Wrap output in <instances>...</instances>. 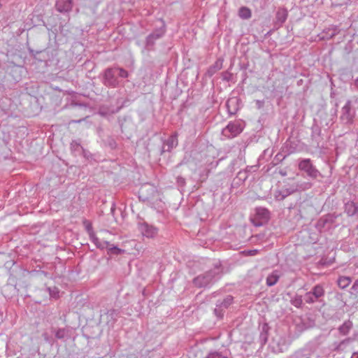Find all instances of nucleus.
I'll list each match as a JSON object with an SVG mask.
<instances>
[{
	"label": "nucleus",
	"mask_w": 358,
	"mask_h": 358,
	"mask_svg": "<svg viewBox=\"0 0 358 358\" xmlns=\"http://www.w3.org/2000/svg\"><path fill=\"white\" fill-rule=\"evenodd\" d=\"M222 275V268L220 264L215 265L213 268L194 278L192 282L194 286L199 288L207 287L218 280Z\"/></svg>",
	"instance_id": "obj_1"
},
{
	"label": "nucleus",
	"mask_w": 358,
	"mask_h": 358,
	"mask_svg": "<svg viewBox=\"0 0 358 358\" xmlns=\"http://www.w3.org/2000/svg\"><path fill=\"white\" fill-rule=\"evenodd\" d=\"M129 76L127 71L120 67L107 68L103 73V84L108 87L116 88L119 87L120 78H127Z\"/></svg>",
	"instance_id": "obj_2"
},
{
	"label": "nucleus",
	"mask_w": 358,
	"mask_h": 358,
	"mask_svg": "<svg viewBox=\"0 0 358 358\" xmlns=\"http://www.w3.org/2000/svg\"><path fill=\"white\" fill-rule=\"evenodd\" d=\"M318 345L315 342H308L302 348L295 350L289 358H317L316 355Z\"/></svg>",
	"instance_id": "obj_3"
},
{
	"label": "nucleus",
	"mask_w": 358,
	"mask_h": 358,
	"mask_svg": "<svg viewBox=\"0 0 358 358\" xmlns=\"http://www.w3.org/2000/svg\"><path fill=\"white\" fill-rule=\"evenodd\" d=\"M325 290L324 286L321 284L315 285L310 291L307 292L304 296V301L308 304H313L321 301V299L324 296Z\"/></svg>",
	"instance_id": "obj_4"
},
{
	"label": "nucleus",
	"mask_w": 358,
	"mask_h": 358,
	"mask_svg": "<svg viewBox=\"0 0 358 358\" xmlns=\"http://www.w3.org/2000/svg\"><path fill=\"white\" fill-rule=\"evenodd\" d=\"M244 123L239 121H231L222 129V134L227 138H233L238 136L243 130Z\"/></svg>",
	"instance_id": "obj_5"
},
{
	"label": "nucleus",
	"mask_w": 358,
	"mask_h": 358,
	"mask_svg": "<svg viewBox=\"0 0 358 358\" xmlns=\"http://www.w3.org/2000/svg\"><path fill=\"white\" fill-rule=\"evenodd\" d=\"M299 169L304 172L311 179L322 177L321 173L316 169L310 159H303L299 162Z\"/></svg>",
	"instance_id": "obj_6"
},
{
	"label": "nucleus",
	"mask_w": 358,
	"mask_h": 358,
	"mask_svg": "<svg viewBox=\"0 0 358 358\" xmlns=\"http://www.w3.org/2000/svg\"><path fill=\"white\" fill-rule=\"evenodd\" d=\"M355 110L352 101L348 100L341 108L340 120L343 124H352L354 122Z\"/></svg>",
	"instance_id": "obj_7"
},
{
	"label": "nucleus",
	"mask_w": 358,
	"mask_h": 358,
	"mask_svg": "<svg viewBox=\"0 0 358 358\" xmlns=\"http://www.w3.org/2000/svg\"><path fill=\"white\" fill-rule=\"evenodd\" d=\"M166 33L165 26L155 29L152 33H150L145 38V48L148 51L154 50L156 41L162 38Z\"/></svg>",
	"instance_id": "obj_8"
},
{
	"label": "nucleus",
	"mask_w": 358,
	"mask_h": 358,
	"mask_svg": "<svg viewBox=\"0 0 358 358\" xmlns=\"http://www.w3.org/2000/svg\"><path fill=\"white\" fill-rule=\"evenodd\" d=\"M138 229L140 233L147 238H154L158 233V229L145 221L138 222Z\"/></svg>",
	"instance_id": "obj_9"
},
{
	"label": "nucleus",
	"mask_w": 358,
	"mask_h": 358,
	"mask_svg": "<svg viewBox=\"0 0 358 358\" xmlns=\"http://www.w3.org/2000/svg\"><path fill=\"white\" fill-rule=\"evenodd\" d=\"M233 302V297L230 295L227 296L223 300H218L214 310L215 314L218 317L223 316L224 310L227 309Z\"/></svg>",
	"instance_id": "obj_10"
},
{
	"label": "nucleus",
	"mask_w": 358,
	"mask_h": 358,
	"mask_svg": "<svg viewBox=\"0 0 358 358\" xmlns=\"http://www.w3.org/2000/svg\"><path fill=\"white\" fill-rule=\"evenodd\" d=\"M334 221L332 215H326L317 220L315 227L320 232L325 231L331 227Z\"/></svg>",
	"instance_id": "obj_11"
},
{
	"label": "nucleus",
	"mask_w": 358,
	"mask_h": 358,
	"mask_svg": "<svg viewBox=\"0 0 358 358\" xmlns=\"http://www.w3.org/2000/svg\"><path fill=\"white\" fill-rule=\"evenodd\" d=\"M57 10L61 13H67L72 10V0H57L55 3Z\"/></svg>",
	"instance_id": "obj_12"
},
{
	"label": "nucleus",
	"mask_w": 358,
	"mask_h": 358,
	"mask_svg": "<svg viewBox=\"0 0 358 358\" xmlns=\"http://www.w3.org/2000/svg\"><path fill=\"white\" fill-rule=\"evenodd\" d=\"M177 145V135L173 134L169 137V138L164 142L161 149V154H163L165 152H170L173 148H176Z\"/></svg>",
	"instance_id": "obj_13"
},
{
	"label": "nucleus",
	"mask_w": 358,
	"mask_h": 358,
	"mask_svg": "<svg viewBox=\"0 0 358 358\" xmlns=\"http://www.w3.org/2000/svg\"><path fill=\"white\" fill-rule=\"evenodd\" d=\"M352 341L353 338H347L340 342H335L332 345V350L336 352H344L348 349Z\"/></svg>",
	"instance_id": "obj_14"
},
{
	"label": "nucleus",
	"mask_w": 358,
	"mask_h": 358,
	"mask_svg": "<svg viewBox=\"0 0 358 358\" xmlns=\"http://www.w3.org/2000/svg\"><path fill=\"white\" fill-rule=\"evenodd\" d=\"M255 215L257 219L261 220L262 222H266L270 217L269 210L264 207H257L255 209Z\"/></svg>",
	"instance_id": "obj_15"
},
{
	"label": "nucleus",
	"mask_w": 358,
	"mask_h": 358,
	"mask_svg": "<svg viewBox=\"0 0 358 358\" xmlns=\"http://www.w3.org/2000/svg\"><path fill=\"white\" fill-rule=\"evenodd\" d=\"M90 241L100 250L106 249L110 245L108 241H101L95 234H91Z\"/></svg>",
	"instance_id": "obj_16"
},
{
	"label": "nucleus",
	"mask_w": 358,
	"mask_h": 358,
	"mask_svg": "<svg viewBox=\"0 0 358 358\" xmlns=\"http://www.w3.org/2000/svg\"><path fill=\"white\" fill-rule=\"evenodd\" d=\"M269 329L270 327L267 323H264L262 324L259 338V342L261 343L262 345H264L267 342Z\"/></svg>",
	"instance_id": "obj_17"
},
{
	"label": "nucleus",
	"mask_w": 358,
	"mask_h": 358,
	"mask_svg": "<svg viewBox=\"0 0 358 358\" xmlns=\"http://www.w3.org/2000/svg\"><path fill=\"white\" fill-rule=\"evenodd\" d=\"M352 322L350 320L345 321L343 324H341L338 330L339 333L343 336H346L348 334L351 329L352 328Z\"/></svg>",
	"instance_id": "obj_18"
},
{
	"label": "nucleus",
	"mask_w": 358,
	"mask_h": 358,
	"mask_svg": "<svg viewBox=\"0 0 358 358\" xmlns=\"http://www.w3.org/2000/svg\"><path fill=\"white\" fill-rule=\"evenodd\" d=\"M287 12L285 9H279L275 15L276 23L281 26L287 20Z\"/></svg>",
	"instance_id": "obj_19"
},
{
	"label": "nucleus",
	"mask_w": 358,
	"mask_h": 358,
	"mask_svg": "<svg viewBox=\"0 0 358 358\" xmlns=\"http://www.w3.org/2000/svg\"><path fill=\"white\" fill-rule=\"evenodd\" d=\"M278 272L277 271H273L271 274H269L266 278V285L268 287H271L275 285L279 279Z\"/></svg>",
	"instance_id": "obj_20"
},
{
	"label": "nucleus",
	"mask_w": 358,
	"mask_h": 358,
	"mask_svg": "<svg viewBox=\"0 0 358 358\" xmlns=\"http://www.w3.org/2000/svg\"><path fill=\"white\" fill-rule=\"evenodd\" d=\"M352 282V278L348 276H340L337 280L338 287L341 289H345Z\"/></svg>",
	"instance_id": "obj_21"
},
{
	"label": "nucleus",
	"mask_w": 358,
	"mask_h": 358,
	"mask_svg": "<svg viewBox=\"0 0 358 358\" xmlns=\"http://www.w3.org/2000/svg\"><path fill=\"white\" fill-rule=\"evenodd\" d=\"M238 15L243 20H248L251 17V10L248 7L242 6L238 10Z\"/></svg>",
	"instance_id": "obj_22"
},
{
	"label": "nucleus",
	"mask_w": 358,
	"mask_h": 358,
	"mask_svg": "<svg viewBox=\"0 0 358 358\" xmlns=\"http://www.w3.org/2000/svg\"><path fill=\"white\" fill-rule=\"evenodd\" d=\"M303 301V296L300 295H295L293 298L291 299L290 302L292 306L299 308H301Z\"/></svg>",
	"instance_id": "obj_23"
},
{
	"label": "nucleus",
	"mask_w": 358,
	"mask_h": 358,
	"mask_svg": "<svg viewBox=\"0 0 358 358\" xmlns=\"http://www.w3.org/2000/svg\"><path fill=\"white\" fill-rule=\"evenodd\" d=\"M52 331L55 332V337L57 339H63L68 334V330L65 328L52 329Z\"/></svg>",
	"instance_id": "obj_24"
},
{
	"label": "nucleus",
	"mask_w": 358,
	"mask_h": 358,
	"mask_svg": "<svg viewBox=\"0 0 358 358\" xmlns=\"http://www.w3.org/2000/svg\"><path fill=\"white\" fill-rule=\"evenodd\" d=\"M204 358H228L224 352L212 350L210 351Z\"/></svg>",
	"instance_id": "obj_25"
},
{
	"label": "nucleus",
	"mask_w": 358,
	"mask_h": 358,
	"mask_svg": "<svg viewBox=\"0 0 358 358\" xmlns=\"http://www.w3.org/2000/svg\"><path fill=\"white\" fill-rule=\"evenodd\" d=\"M108 250V253L110 255H120L124 252L123 250L117 248V246H115L113 245H111L110 243V245L106 248Z\"/></svg>",
	"instance_id": "obj_26"
},
{
	"label": "nucleus",
	"mask_w": 358,
	"mask_h": 358,
	"mask_svg": "<svg viewBox=\"0 0 358 358\" xmlns=\"http://www.w3.org/2000/svg\"><path fill=\"white\" fill-rule=\"evenodd\" d=\"M104 143L106 146L109 147L112 150L117 148V143L115 140L111 136L107 137L106 139L104 140Z\"/></svg>",
	"instance_id": "obj_27"
},
{
	"label": "nucleus",
	"mask_w": 358,
	"mask_h": 358,
	"mask_svg": "<svg viewBox=\"0 0 358 358\" xmlns=\"http://www.w3.org/2000/svg\"><path fill=\"white\" fill-rule=\"evenodd\" d=\"M287 191L276 190L274 194V197L278 201L283 200L288 195Z\"/></svg>",
	"instance_id": "obj_28"
},
{
	"label": "nucleus",
	"mask_w": 358,
	"mask_h": 358,
	"mask_svg": "<svg viewBox=\"0 0 358 358\" xmlns=\"http://www.w3.org/2000/svg\"><path fill=\"white\" fill-rule=\"evenodd\" d=\"M148 186L147 185H145L143 187H141V190H140V196H139V198L143 199V201H146V200H148V197L146 196L144 193L145 192H147L148 191ZM149 189L151 190L152 192H154L155 190H154V188L152 187H149Z\"/></svg>",
	"instance_id": "obj_29"
},
{
	"label": "nucleus",
	"mask_w": 358,
	"mask_h": 358,
	"mask_svg": "<svg viewBox=\"0 0 358 358\" xmlns=\"http://www.w3.org/2000/svg\"><path fill=\"white\" fill-rule=\"evenodd\" d=\"M222 66V60L218 59L217 61H216V62L215 63V64L213 66H210V68L209 69V72L211 73H214L217 71L221 69Z\"/></svg>",
	"instance_id": "obj_30"
},
{
	"label": "nucleus",
	"mask_w": 358,
	"mask_h": 358,
	"mask_svg": "<svg viewBox=\"0 0 358 358\" xmlns=\"http://www.w3.org/2000/svg\"><path fill=\"white\" fill-rule=\"evenodd\" d=\"M80 148L83 149V148L80 145V142L75 141V140L72 141V142L71 143V150L73 152H76V151H78Z\"/></svg>",
	"instance_id": "obj_31"
},
{
	"label": "nucleus",
	"mask_w": 358,
	"mask_h": 358,
	"mask_svg": "<svg viewBox=\"0 0 358 358\" xmlns=\"http://www.w3.org/2000/svg\"><path fill=\"white\" fill-rule=\"evenodd\" d=\"M280 341L282 343V344L280 345V343H278V349L275 350L276 352H282L287 349V346L285 345V340L280 338Z\"/></svg>",
	"instance_id": "obj_32"
},
{
	"label": "nucleus",
	"mask_w": 358,
	"mask_h": 358,
	"mask_svg": "<svg viewBox=\"0 0 358 358\" xmlns=\"http://www.w3.org/2000/svg\"><path fill=\"white\" fill-rule=\"evenodd\" d=\"M222 79L225 81H230L232 79L233 74L228 71H224L222 74Z\"/></svg>",
	"instance_id": "obj_33"
},
{
	"label": "nucleus",
	"mask_w": 358,
	"mask_h": 358,
	"mask_svg": "<svg viewBox=\"0 0 358 358\" xmlns=\"http://www.w3.org/2000/svg\"><path fill=\"white\" fill-rule=\"evenodd\" d=\"M117 315H118V313L117 312V310H115L114 309L109 310L107 312L108 317H111L113 320H116V317H117Z\"/></svg>",
	"instance_id": "obj_34"
},
{
	"label": "nucleus",
	"mask_w": 358,
	"mask_h": 358,
	"mask_svg": "<svg viewBox=\"0 0 358 358\" xmlns=\"http://www.w3.org/2000/svg\"><path fill=\"white\" fill-rule=\"evenodd\" d=\"M178 185L180 187H183L185 185V179L181 176H178L176 178Z\"/></svg>",
	"instance_id": "obj_35"
},
{
	"label": "nucleus",
	"mask_w": 358,
	"mask_h": 358,
	"mask_svg": "<svg viewBox=\"0 0 358 358\" xmlns=\"http://www.w3.org/2000/svg\"><path fill=\"white\" fill-rule=\"evenodd\" d=\"M86 229L87 232L89 233L90 238H91V234H95L93 231L92 227L90 224H87L86 226Z\"/></svg>",
	"instance_id": "obj_36"
},
{
	"label": "nucleus",
	"mask_w": 358,
	"mask_h": 358,
	"mask_svg": "<svg viewBox=\"0 0 358 358\" xmlns=\"http://www.w3.org/2000/svg\"><path fill=\"white\" fill-rule=\"evenodd\" d=\"M42 336H43L44 340L45 341V342L49 343H52V339L49 337V336L48 335L47 333H43Z\"/></svg>",
	"instance_id": "obj_37"
},
{
	"label": "nucleus",
	"mask_w": 358,
	"mask_h": 358,
	"mask_svg": "<svg viewBox=\"0 0 358 358\" xmlns=\"http://www.w3.org/2000/svg\"><path fill=\"white\" fill-rule=\"evenodd\" d=\"M233 102H234V100H232V99H229V100H228V101H227V108H228V110H229V112L231 114H234V113H235V111L231 112V111L230 110V109H229V105H230L231 103H233Z\"/></svg>",
	"instance_id": "obj_38"
},
{
	"label": "nucleus",
	"mask_w": 358,
	"mask_h": 358,
	"mask_svg": "<svg viewBox=\"0 0 358 358\" xmlns=\"http://www.w3.org/2000/svg\"><path fill=\"white\" fill-rule=\"evenodd\" d=\"M49 292H50V294L51 296L52 297H56L57 294H58V291H55L53 290L52 292L51 291V289L50 287L48 288Z\"/></svg>",
	"instance_id": "obj_39"
},
{
	"label": "nucleus",
	"mask_w": 358,
	"mask_h": 358,
	"mask_svg": "<svg viewBox=\"0 0 358 358\" xmlns=\"http://www.w3.org/2000/svg\"><path fill=\"white\" fill-rule=\"evenodd\" d=\"M352 289L354 290L358 289V278L355 281L354 284L352 286Z\"/></svg>",
	"instance_id": "obj_40"
},
{
	"label": "nucleus",
	"mask_w": 358,
	"mask_h": 358,
	"mask_svg": "<svg viewBox=\"0 0 358 358\" xmlns=\"http://www.w3.org/2000/svg\"><path fill=\"white\" fill-rule=\"evenodd\" d=\"M351 358H358V352H354L351 357Z\"/></svg>",
	"instance_id": "obj_41"
},
{
	"label": "nucleus",
	"mask_w": 358,
	"mask_h": 358,
	"mask_svg": "<svg viewBox=\"0 0 358 358\" xmlns=\"http://www.w3.org/2000/svg\"><path fill=\"white\" fill-rule=\"evenodd\" d=\"M115 210V205L113 204L110 208V211L112 213H113Z\"/></svg>",
	"instance_id": "obj_42"
},
{
	"label": "nucleus",
	"mask_w": 358,
	"mask_h": 358,
	"mask_svg": "<svg viewBox=\"0 0 358 358\" xmlns=\"http://www.w3.org/2000/svg\"><path fill=\"white\" fill-rule=\"evenodd\" d=\"M355 85L358 88V78L355 80Z\"/></svg>",
	"instance_id": "obj_43"
},
{
	"label": "nucleus",
	"mask_w": 358,
	"mask_h": 358,
	"mask_svg": "<svg viewBox=\"0 0 358 358\" xmlns=\"http://www.w3.org/2000/svg\"><path fill=\"white\" fill-rule=\"evenodd\" d=\"M83 121V120H73L72 122H75V123H80Z\"/></svg>",
	"instance_id": "obj_44"
},
{
	"label": "nucleus",
	"mask_w": 358,
	"mask_h": 358,
	"mask_svg": "<svg viewBox=\"0 0 358 358\" xmlns=\"http://www.w3.org/2000/svg\"><path fill=\"white\" fill-rule=\"evenodd\" d=\"M349 1L350 0H341V3H346Z\"/></svg>",
	"instance_id": "obj_45"
},
{
	"label": "nucleus",
	"mask_w": 358,
	"mask_h": 358,
	"mask_svg": "<svg viewBox=\"0 0 358 358\" xmlns=\"http://www.w3.org/2000/svg\"><path fill=\"white\" fill-rule=\"evenodd\" d=\"M243 174V175H245V173H242L241 171L238 172V176L241 177V175Z\"/></svg>",
	"instance_id": "obj_46"
},
{
	"label": "nucleus",
	"mask_w": 358,
	"mask_h": 358,
	"mask_svg": "<svg viewBox=\"0 0 358 358\" xmlns=\"http://www.w3.org/2000/svg\"><path fill=\"white\" fill-rule=\"evenodd\" d=\"M335 33L331 34V36H334Z\"/></svg>",
	"instance_id": "obj_47"
},
{
	"label": "nucleus",
	"mask_w": 358,
	"mask_h": 358,
	"mask_svg": "<svg viewBox=\"0 0 358 358\" xmlns=\"http://www.w3.org/2000/svg\"><path fill=\"white\" fill-rule=\"evenodd\" d=\"M357 229H358V225H357Z\"/></svg>",
	"instance_id": "obj_48"
}]
</instances>
